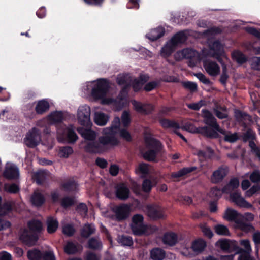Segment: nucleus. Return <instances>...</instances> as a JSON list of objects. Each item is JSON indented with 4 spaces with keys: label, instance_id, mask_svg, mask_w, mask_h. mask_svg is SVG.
<instances>
[{
    "label": "nucleus",
    "instance_id": "nucleus-61",
    "mask_svg": "<svg viewBox=\"0 0 260 260\" xmlns=\"http://www.w3.org/2000/svg\"><path fill=\"white\" fill-rule=\"evenodd\" d=\"M120 136L127 142H131L132 138L130 133L126 129H120L119 131Z\"/></svg>",
    "mask_w": 260,
    "mask_h": 260
},
{
    "label": "nucleus",
    "instance_id": "nucleus-16",
    "mask_svg": "<svg viewBox=\"0 0 260 260\" xmlns=\"http://www.w3.org/2000/svg\"><path fill=\"white\" fill-rule=\"evenodd\" d=\"M132 104L138 113L143 115H149L154 110V106L152 104H143L136 100L132 101Z\"/></svg>",
    "mask_w": 260,
    "mask_h": 260
},
{
    "label": "nucleus",
    "instance_id": "nucleus-25",
    "mask_svg": "<svg viewBox=\"0 0 260 260\" xmlns=\"http://www.w3.org/2000/svg\"><path fill=\"white\" fill-rule=\"evenodd\" d=\"M119 127L120 119L119 117H116L114 118L111 126L104 131L105 136L116 138L115 137V134L117 133V130L119 131V129H120Z\"/></svg>",
    "mask_w": 260,
    "mask_h": 260
},
{
    "label": "nucleus",
    "instance_id": "nucleus-43",
    "mask_svg": "<svg viewBox=\"0 0 260 260\" xmlns=\"http://www.w3.org/2000/svg\"><path fill=\"white\" fill-rule=\"evenodd\" d=\"M175 48L169 42L161 49L160 55L164 58L169 57L174 51Z\"/></svg>",
    "mask_w": 260,
    "mask_h": 260
},
{
    "label": "nucleus",
    "instance_id": "nucleus-13",
    "mask_svg": "<svg viewBox=\"0 0 260 260\" xmlns=\"http://www.w3.org/2000/svg\"><path fill=\"white\" fill-rule=\"evenodd\" d=\"M229 172V168L226 165H221L213 171L211 176V181L214 184L221 182Z\"/></svg>",
    "mask_w": 260,
    "mask_h": 260
},
{
    "label": "nucleus",
    "instance_id": "nucleus-7",
    "mask_svg": "<svg viewBox=\"0 0 260 260\" xmlns=\"http://www.w3.org/2000/svg\"><path fill=\"white\" fill-rule=\"evenodd\" d=\"M209 48L211 56L216 58L221 65H223L224 61L222 57L225 56L224 45L219 40H216L209 43Z\"/></svg>",
    "mask_w": 260,
    "mask_h": 260
},
{
    "label": "nucleus",
    "instance_id": "nucleus-24",
    "mask_svg": "<svg viewBox=\"0 0 260 260\" xmlns=\"http://www.w3.org/2000/svg\"><path fill=\"white\" fill-rule=\"evenodd\" d=\"M85 247L94 251H100L103 248V244L99 237H93L88 239Z\"/></svg>",
    "mask_w": 260,
    "mask_h": 260
},
{
    "label": "nucleus",
    "instance_id": "nucleus-62",
    "mask_svg": "<svg viewBox=\"0 0 260 260\" xmlns=\"http://www.w3.org/2000/svg\"><path fill=\"white\" fill-rule=\"evenodd\" d=\"M35 103L36 102L29 103L26 106V108L28 111L26 114L27 115V116L30 119L34 118L36 116L35 111L34 110V106Z\"/></svg>",
    "mask_w": 260,
    "mask_h": 260
},
{
    "label": "nucleus",
    "instance_id": "nucleus-63",
    "mask_svg": "<svg viewBox=\"0 0 260 260\" xmlns=\"http://www.w3.org/2000/svg\"><path fill=\"white\" fill-rule=\"evenodd\" d=\"M250 180L253 183L260 182V172L258 170H254L250 175Z\"/></svg>",
    "mask_w": 260,
    "mask_h": 260
},
{
    "label": "nucleus",
    "instance_id": "nucleus-12",
    "mask_svg": "<svg viewBox=\"0 0 260 260\" xmlns=\"http://www.w3.org/2000/svg\"><path fill=\"white\" fill-rule=\"evenodd\" d=\"M38 239V235L33 234L27 229H23L19 236V240L24 244L28 246L35 245Z\"/></svg>",
    "mask_w": 260,
    "mask_h": 260
},
{
    "label": "nucleus",
    "instance_id": "nucleus-6",
    "mask_svg": "<svg viewBox=\"0 0 260 260\" xmlns=\"http://www.w3.org/2000/svg\"><path fill=\"white\" fill-rule=\"evenodd\" d=\"M143 222L144 217L141 214H136L132 217L130 227L135 235L141 236L146 232L147 227L143 223Z\"/></svg>",
    "mask_w": 260,
    "mask_h": 260
},
{
    "label": "nucleus",
    "instance_id": "nucleus-4",
    "mask_svg": "<svg viewBox=\"0 0 260 260\" xmlns=\"http://www.w3.org/2000/svg\"><path fill=\"white\" fill-rule=\"evenodd\" d=\"M57 139L60 143H75L78 137L73 128L60 124L57 127Z\"/></svg>",
    "mask_w": 260,
    "mask_h": 260
},
{
    "label": "nucleus",
    "instance_id": "nucleus-38",
    "mask_svg": "<svg viewBox=\"0 0 260 260\" xmlns=\"http://www.w3.org/2000/svg\"><path fill=\"white\" fill-rule=\"evenodd\" d=\"M214 154V150L209 146L206 147L205 151L200 150L197 152V156L204 159H211Z\"/></svg>",
    "mask_w": 260,
    "mask_h": 260
},
{
    "label": "nucleus",
    "instance_id": "nucleus-9",
    "mask_svg": "<svg viewBox=\"0 0 260 260\" xmlns=\"http://www.w3.org/2000/svg\"><path fill=\"white\" fill-rule=\"evenodd\" d=\"M146 209L148 216L154 220L163 219L166 217L164 209L158 205H148Z\"/></svg>",
    "mask_w": 260,
    "mask_h": 260
},
{
    "label": "nucleus",
    "instance_id": "nucleus-41",
    "mask_svg": "<svg viewBox=\"0 0 260 260\" xmlns=\"http://www.w3.org/2000/svg\"><path fill=\"white\" fill-rule=\"evenodd\" d=\"M42 252L37 248L29 250L27 252V256L29 260H41Z\"/></svg>",
    "mask_w": 260,
    "mask_h": 260
},
{
    "label": "nucleus",
    "instance_id": "nucleus-10",
    "mask_svg": "<svg viewBox=\"0 0 260 260\" xmlns=\"http://www.w3.org/2000/svg\"><path fill=\"white\" fill-rule=\"evenodd\" d=\"M218 128L215 127L214 129H212L207 126H204L203 127H199L198 129V132L202 134L204 136L211 139L218 138L219 137V135L218 132L224 135V136L225 135L228 134H226V131L221 129L218 124Z\"/></svg>",
    "mask_w": 260,
    "mask_h": 260
},
{
    "label": "nucleus",
    "instance_id": "nucleus-52",
    "mask_svg": "<svg viewBox=\"0 0 260 260\" xmlns=\"http://www.w3.org/2000/svg\"><path fill=\"white\" fill-rule=\"evenodd\" d=\"M181 84L185 89L189 90L192 93L196 92L198 89L197 83L193 82L182 81Z\"/></svg>",
    "mask_w": 260,
    "mask_h": 260
},
{
    "label": "nucleus",
    "instance_id": "nucleus-39",
    "mask_svg": "<svg viewBox=\"0 0 260 260\" xmlns=\"http://www.w3.org/2000/svg\"><path fill=\"white\" fill-rule=\"evenodd\" d=\"M109 120V116L107 114L99 112L95 113L94 116V122L99 126H104L106 124Z\"/></svg>",
    "mask_w": 260,
    "mask_h": 260
},
{
    "label": "nucleus",
    "instance_id": "nucleus-48",
    "mask_svg": "<svg viewBox=\"0 0 260 260\" xmlns=\"http://www.w3.org/2000/svg\"><path fill=\"white\" fill-rule=\"evenodd\" d=\"M118 242L124 246H131L133 245L132 237L127 235H122L119 238Z\"/></svg>",
    "mask_w": 260,
    "mask_h": 260
},
{
    "label": "nucleus",
    "instance_id": "nucleus-8",
    "mask_svg": "<svg viewBox=\"0 0 260 260\" xmlns=\"http://www.w3.org/2000/svg\"><path fill=\"white\" fill-rule=\"evenodd\" d=\"M90 108L85 105L80 106L77 113V118L79 123L83 126H91L92 123L90 121Z\"/></svg>",
    "mask_w": 260,
    "mask_h": 260
},
{
    "label": "nucleus",
    "instance_id": "nucleus-53",
    "mask_svg": "<svg viewBox=\"0 0 260 260\" xmlns=\"http://www.w3.org/2000/svg\"><path fill=\"white\" fill-rule=\"evenodd\" d=\"M61 186L66 191H72L76 189L77 183L74 180H72L63 183Z\"/></svg>",
    "mask_w": 260,
    "mask_h": 260
},
{
    "label": "nucleus",
    "instance_id": "nucleus-21",
    "mask_svg": "<svg viewBox=\"0 0 260 260\" xmlns=\"http://www.w3.org/2000/svg\"><path fill=\"white\" fill-rule=\"evenodd\" d=\"M204 67L206 72L212 76H215L220 73V67L215 61L206 60L203 62Z\"/></svg>",
    "mask_w": 260,
    "mask_h": 260
},
{
    "label": "nucleus",
    "instance_id": "nucleus-14",
    "mask_svg": "<svg viewBox=\"0 0 260 260\" xmlns=\"http://www.w3.org/2000/svg\"><path fill=\"white\" fill-rule=\"evenodd\" d=\"M130 206L127 204H122L117 206L114 209L116 220L122 221L126 220L129 215Z\"/></svg>",
    "mask_w": 260,
    "mask_h": 260
},
{
    "label": "nucleus",
    "instance_id": "nucleus-29",
    "mask_svg": "<svg viewBox=\"0 0 260 260\" xmlns=\"http://www.w3.org/2000/svg\"><path fill=\"white\" fill-rule=\"evenodd\" d=\"M165 32V28L161 26H159L152 29L149 33L147 34L146 36L150 40L154 41L162 37Z\"/></svg>",
    "mask_w": 260,
    "mask_h": 260
},
{
    "label": "nucleus",
    "instance_id": "nucleus-11",
    "mask_svg": "<svg viewBox=\"0 0 260 260\" xmlns=\"http://www.w3.org/2000/svg\"><path fill=\"white\" fill-rule=\"evenodd\" d=\"M216 246L220 248L222 250L228 252L236 251L239 249L238 243L236 241L226 239L218 240L216 243Z\"/></svg>",
    "mask_w": 260,
    "mask_h": 260
},
{
    "label": "nucleus",
    "instance_id": "nucleus-31",
    "mask_svg": "<svg viewBox=\"0 0 260 260\" xmlns=\"http://www.w3.org/2000/svg\"><path fill=\"white\" fill-rule=\"evenodd\" d=\"M30 201L34 206L41 207L45 202V198L43 194L35 192L31 196Z\"/></svg>",
    "mask_w": 260,
    "mask_h": 260
},
{
    "label": "nucleus",
    "instance_id": "nucleus-33",
    "mask_svg": "<svg viewBox=\"0 0 260 260\" xmlns=\"http://www.w3.org/2000/svg\"><path fill=\"white\" fill-rule=\"evenodd\" d=\"M78 132L85 140L90 141L95 140L96 133L93 130L81 128L78 129Z\"/></svg>",
    "mask_w": 260,
    "mask_h": 260
},
{
    "label": "nucleus",
    "instance_id": "nucleus-54",
    "mask_svg": "<svg viewBox=\"0 0 260 260\" xmlns=\"http://www.w3.org/2000/svg\"><path fill=\"white\" fill-rule=\"evenodd\" d=\"M60 204L63 208H68L74 204V200L72 197L66 196L61 199Z\"/></svg>",
    "mask_w": 260,
    "mask_h": 260
},
{
    "label": "nucleus",
    "instance_id": "nucleus-36",
    "mask_svg": "<svg viewBox=\"0 0 260 260\" xmlns=\"http://www.w3.org/2000/svg\"><path fill=\"white\" fill-rule=\"evenodd\" d=\"M159 122L160 125L165 129L173 128L174 129H179L180 126L177 122L167 118H161L159 119Z\"/></svg>",
    "mask_w": 260,
    "mask_h": 260
},
{
    "label": "nucleus",
    "instance_id": "nucleus-19",
    "mask_svg": "<svg viewBox=\"0 0 260 260\" xmlns=\"http://www.w3.org/2000/svg\"><path fill=\"white\" fill-rule=\"evenodd\" d=\"M116 197L121 200H127L130 195V190L124 183H120L116 186Z\"/></svg>",
    "mask_w": 260,
    "mask_h": 260
},
{
    "label": "nucleus",
    "instance_id": "nucleus-56",
    "mask_svg": "<svg viewBox=\"0 0 260 260\" xmlns=\"http://www.w3.org/2000/svg\"><path fill=\"white\" fill-rule=\"evenodd\" d=\"M121 122L124 127H127L131 123V117L129 113L127 111H124L121 115Z\"/></svg>",
    "mask_w": 260,
    "mask_h": 260
},
{
    "label": "nucleus",
    "instance_id": "nucleus-57",
    "mask_svg": "<svg viewBox=\"0 0 260 260\" xmlns=\"http://www.w3.org/2000/svg\"><path fill=\"white\" fill-rule=\"evenodd\" d=\"M77 212L83 217H85L87 214L88 208L85 203H80L76 209Z\"/></svg>",
    "mask_w": 260,
    "mask_h": 260
},
{
    "label": "nucleus",
    "instance_id": "nucleus-32",
    "mask_svg": "<svg viewBox=\"0 0 260 260\" xmlns=\"http://www.w3.org/2000/svg\"><path fill=\"white\" fill-rule=\"evenodd\" d=\"M197 169V167L196 166L184 167L177 172L172 173L171 176L172 178H179L196 171Z\"/></svg>",
    "mask_w": 260,
    "mask_h": 260
},
{
    "label": "nucleus",
    "instance_id": "nucleus-64",
    "mask_svg": "<svg viewBox=\"0 0 260 260\" xmlns=\"http://www.w3.org/2000/svg\"><path fill=\"white\" fill-rule=\"evenodd\" d=\"M43 260H56L54 253L51 251H45L42 252Z\"/></svg>",
    "mask_w": 260,
    "mask_h": 260
},
{
    "label": "nucleus",
    "instance_id": "nucleus-34",
    "mask_svg": "<svg viewBox=\"0 0 260 260\" xmlns=\"http://www.w3.org/2000/svg\"><path fill=\"white\" fill-rule=\"evenodd\" d=\"M239 216V214L237 211L231 208H228L225 212L224 218L229 221H234L237 224L240 220L238 219Z\"/></svg>",
    "mask_w": 260,
    "mask_h": 260
},
{
    "label": "nucleus",
    "instance_id": "nucleus-23",
    "mask_svg": "<svg viewBox=\"0 0 260 260\" xmlns=\"http://www.w3.org/2000/svg\"><path fill=\"white\" fill-rule=\"evenodd\" d=\"M162 241L165 245L174 246L178 243V235L173 232H167L164 234Z\"/></svg>",
    "mask_w": 260,
    "mask_h": 260
},
{
    "label": "nucleus",
    "instance_id": "nucleus-58",
    "mask_svg": "<svg viewBox=\"0 0 260 260\" xmlns=\"http://www.w3.org/2000/svg\"><path fill=\"white\" fill-rule=\"evenodd\" d=\"M153 187L152 181L149 179H145L143 180L142 188L143 191L145 193H149Z\"/></svg>",
    "mask_w": 260,
    "mask_h": 260
},
{
    "label": "nucleus",
    "instance_id": "nucleus-59",
    "mask_svg": "<svg viewBox=\"0 0 260 260\" xmlns=\"http://www.w3.org/2000/svg\"><path fill=\"white\" fill-rule=\"evenodd\" d=\"M221 66L222 67V73L220 76L219 81L222 85H224L226 84L229 75L227 74L226 66L224 62H223V65Z\"/></svg>",
    "mask_w": 260,
    "mask_h": 260
},
{
    "label": "nucleus",
    "instance_id": "nucleus-28",
    "mask_svg": "<svg viewBox=\"0 0 260 260\" xmlns=\"http://www.w3.org/2000/svg\"><path fill=\"white\" fill-rule=\"evenodd\" d=\"M206 246V242L202 238H198L192 242L191 248L195 253H201L204 250Z\"/></svg>",
    "mask_w": 260,
    "mask_h": 260
},
{
    "label": "nucleus",
    "instance_id": "nucleus-46",
    "mask_svg": "<svg viewBox=\"0 0 260 260\" xmlns=\"http://www.w3.org/2000/svg\"><path fill=\"white\" fill-rule=\"evenodd\" d=\"M78 251V245L73 242H68L64 247V252L68 255H73Z\"/></svg>",
    "mask_w": 260,
    "mask_h": 260
},
{
    "label": "nucleus",
    "instance_id": "nucleus-50",
    "mask_svg": "<svg viewBox=\"0 0 260 260\" xmlns=\"http://www.w3.org/2000/svg\"><path fill=\"white\" fill-rule=\"evenodd\" d=\"M237 224L240 230L246 233L254 230V226L251 224L244 222L240 220L237 223Z\"/></svg>",
    "mask_w": 260,
    "mask_h": 260
},
{
    "label": "nucleus",
    "instance_id": "nucleus-40",
    "mask_svg": "<svg viewBox=\"0 0 260 260\" xmlns=\"http://www.w3.org/2000/svg\"><path fill=\"white\" fill-rule=\"evenodd\" d=\"M165 254V251L159 248H155L150 251V257L153 260H162Z\"/></svg>",
    "mask_w": 260,
    "mask_h": 260
},
{
    "label": "nucleus",
    "instance_id": "nucleus-35",
    "mask_svg": "<svg viewBox=\"0 0 260 260\" xmlns=\"http://www.w3.org/2000/svg\"><path fill=\"white\" fill-rule=\"evenodd\" d=\"M47 231L49 234H52L56 232L58 226V222L53 217H48L46 221Z\"/></svg>",
    "mask_w": 260,
    "mask_h": 260
},
{
    "label": "nucleus",
    "instance_id": "nucleus-60",
    "mask_svg": "<svg viewBox=\"0 0 260 260\" xmlns=\"http://www.w3.org/2000/svg\"><path fill=\"white\" fill-rule=\"evenodd\" d=\"M239 139V137L237 133L231 134L229 133L224 137V141L229 143H234Z\"/></svg>",
    "mask_w": 260,
    "mask_h": 260
},
{
    "label": "nucleus",
    "instance_id": "nucleus-20",
    "mask_svg": "<svg viewBox=\"0 0 260 260\" xmlns=\"http://www.w3.org/2000/svg\"><path fill=\"white\" fill-rule=\"evenodd\" d=\"M51 173L46 170H39L33 175V179L38 185H42L50 177Z\"/></svg>",
    "mask_w": 260,
    "mask_h": 260
},
{
    "label": "nucleus",
    "instance_id": "nucleus-44",
    "mask_svg": "<svg viewBox=\"0 0 260 260\" xmlns=\"http://www.w3.org/2000/svg\"><path fill=\"white\" fill-rule=\"evenodd\" d=\"M232 58L239 64H242L247 61L246 56L240 51L236 50L232 54Z\"/></svg>",
    "mask_w": 260,
    "mask_h": 260
},
{
    "label": "nucleus",
    "instance_id": "nucleus-26",
    "mask_svg": "<svg viewBox=\"0 0 260 260\" xmlns=\"http://www.w3.org/2000/svg\"><path fill=\"white\" fill-rule=\"evenodd\" d=\"M27 227L31 233L39 236L43 230V224L41 221L33 219L28 221Z\"/></svg>",
    "mask_w": 260,
    "mask_h": 260
},
{
    "label": "nucleus",
    "instance_id": "nucleus-15",
    "mask_svg": "<svg viewBox=\"0 0 260 260\" xmlns=\"http://www.w3.org/2000/svg\"><path fill=\"white\" fill-rule=\"evenodd\" d=\"M40 140V136L36 128L34 127L31 131L28 132L24 139L26 146L29 148L36 147Z\"/></svg>",
    "mask_w": 260,
    "mask_h": 260
},
{
    "label": "nucleus",
    "instance_id": "nucleus-37",
    "mask_svg": "<svg viewBox=\"0 0 260 260\" xmlns=\"http://www.w3.org/2000/svg\"><path fill=\"white\" fill-rule=\"evenodd\" d=\"M95 231L94 226L89 223L84 225L83 228L80 230V235L82 238H88Z\"/></svg>",
    "mask_w": 260,
    "mask_h": 260
},
{
    "label": "nucleus",
    "instance_id": "nucleus-42",
    "mask_svg": "<svg viewBox=\"0 0 260 260\" xmlns=\"http://www.w3.org/2000/svg\"><path fill=\"white\" fill-rule=\"evenodd\" d=\"M63 119V113L61 111H55L49 116V119L53 123L60 124Z\"/></svg>",
    "mask_w": 260,
    "mask_h": 260
},
{
    "label": "nucleus",
    "instance_id": "nucleus-30",
    "mask_svg": "<svg viewBox=\"0 0 260 260\" xmlns=\"http://www.w3.org/2000/svg\"><path fill=\"white\" fill-rule=\"evenodd\" d=\"M187 37L184 31H179L175 34L171 39L170 42L172 45L176 47L179 44H181L186 41Z\"/></svg>",
    "mask_w": 260,
    "mask_h": 260
},
{
    "label": "nucleus",
    "instance_id": "nucleus-17",
    "mask_svg": "<svg viewBox=\"0 0 260 260\" xmlns=\"http://www.w3.org/2000/svg\"><path fill=\"white\" fill-rule=\"evenodd\" d=\"M183 58L188 59V65L190 67L196 66L198 61L197 52L190 48L183 49L181 52Z\"/></svg>",
    "mask_w": 260,
    "mask_h": 260
},
{
    "label": "nucleus",
    "instance_id": "nucleus-3",
    "mask_svg": "<svg viewBox=\"0 0 260 260\" xmlns=\"http://www.w3.org/2000/svg\"><path fill=\"white\" fill-rule=\"evenodd\" d=\"M145 141L148 147L151 148L143 154L144 159L148 161H156V156L161 151L162 145L160 141L154 138L146 137Z\"/></svg>",
    "mask_w": 260,
    "mask_h": 260
},
{
    "label": "nucleus",
    "instance_id": "nucleus-1",
    "mask_svg": "<svg viewBox=\"0 0 260 260\" xmlns=\"http://www.w3.org/2000/svg\"><path fill=\"white\" fill-rule=\"evenodd\" d=\"M84 147L85 152L91 154H101L109 150L111 147L118 144L116 138L102 136L97 140L86 142Z\"/></svg>",
    "mask_w": 260,
    "mask_h": 260
},
{
    "label": "nucleus",
    "instance_id": "nucleus-45",
    "mask_svg": "<svg viewBox=\"0 0 260 260\" xmlns=\"http://www.w3.org/2000/svg\"><path fill=\"white\" fill-rule=\"evenodd\" d=\"M73 153V148L69 146L59 147L58 156L61 158H68Z\"/></svg>",
    "mask_w": 260,
    "mask_h": 260
},
{
    "label": "nucleus",
    "instance_id": "nucleus-2",
    "mask_svg": "<svg viewBox=\"0 0 260 260\" xmlns=\"http://www.w3.org/2000/svg\"><path fill=\"white\" fill-rule=\"evenodd\" d=\"M239 186V180L237 177L232 178L229 183L222 188V192L226 194L230 193V197L232 202L241 208L254 209L253 205L248 202L241 196V193L238 191L231 192L237 189Z\"/></svg>",
    "mask_w": 260,
    "mask_h": 260
},
{
    "label": "nucleus",
    "instance_id": "nucleus-47",
    "mask_svg": "<svg viewBox=\"0 0 260 260\" xmlns=\"http://www.w3.org/2000/svg\"><path fill=\"white\" fill-rule=\"evenodd\" d=\"M215 233L219 235L230 236V233L228 228L223 224H217L215 226Z\"/></svg>",
    "mask_w": 260,
    "mask_h": 260
},
{
    "label": "nucleus",
    "instance_id": "nucleus-18",
    "mask_svg": "<svg viewBox=\"0 0 260 260\" xmlns=\"http://www.w3.org/2000/svg\"><path fill=\"white\" fill-rule=\"evenodd\" d=\"M202 117L204 118V122L209 126L212 129L215 127L218 128L216 119L208 110L203 109L202 110Z\"/></svg>",
    "mask_w": 260,
    "mask_h": 260
},
{
    "label": "nucleus",
    "instance_id": "nucleus-49",
    "mask_svg": "<svg viewBox=\"0 0 260 260\" xmlns=\"http://www.w3.org/2000/svg\"><path fill=\"white\" fill-rule=\"evenodd\" d=\"M62 232L64 235L70 237L74 235L76 230L72 224H66L63 226Z\"/></svg>",
    "mask_w": 260,
    "mask_h": 260
},
{
    "label": "nucleus",
    "instance_id": "nucleus-27",
    "mask_svg": "<svg viewBox=\"0 0 260 260\" xmlns=\"http://www.w3.org/2000/svg\"><path fill=\"white\" fill-rule=\"evenodd\" d=\"M50 108V104L46 99L38 101L36 105L35 111L36 114L43 115L47 112Z\"/></svg>",
    "mask_w": 260,
    "mask_h": 260
},
{
    "label": "nucleus",
    "instance_id": "nucleus-51",
    "mask_svg": "<svg viewBox=\"0 0 260 260\" xmlns=\"http://www.w3.org/2000/svg\"><path fill=\"white\" fill-rule=\"evenodd\" d=\"M240 244L243 246L245 248V250L241 249L239 247V249L238 250H236V252H240L242 253H245V252H250L252 251L250 241L248 239H244L241 240L240 241Z\"/></svg>",
    "mask_w": 260,
    "mask_h": 260
},
{
    "label": "nucleus",
    "instance_id": "nucleus-22",
    "mask_svg": "<svg viewBox=\"0 0 260 260\" xmlns=\"http://www.w3.org/2000/svg\"><path fill=\"white\" fill-rule=\"evenodd\" d=\"M4 177L8 180H14L19 176L18 167L15 165L7 167L3 173Z\"/></svg>",
    "mask_w": 260,
    "mask_h": 260
},
{
    "label": "nucleus",
    "instance_id": "nucleus-5",
    "mask_svg": "<svg viewBox=\"0 0 260 260\" xmlns=\"http://www.w3.org/2000/svg\"><path fill=\"white\" fill-rule=\"evenodd\" d=\"M109 88L108 80L105 78L99 79L92 89L91 95L95 100L103 99L106 95Z\"/></svg>",
    "mask_w": 260,
    "mask_h": 260
},
{
    "label": "nucleus",
    "instance_id": "nucleus-55",
    "mask_svg": "<svg viewBox=\"0 0 260 260\" xmlns=\"http://www.w3.org/2000/svg\"><path fill=\"white\" fill-rule=\"evenodd\" d=\"M5 190L8 193H17L19 191V187L15 183H12L11 184H5L4 186Z\"/></svg>",
    "mask_w": 260,
    "mask_h": 260
}]
</instances>
